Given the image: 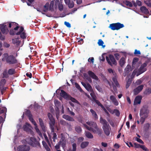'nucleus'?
Here are the masks:
<instances>
[{
  "instance_id": "8fccbe9b",
  "label": "nucleus",
  "mask_w": 151,
  "mask_h": 151,
  "mask_svg": "<svg viewBox=\"0 0 151 151\" xmlns=\"http://www.w3.org/2000/svg\"><path fill=\"white\" fill-rule=\"evenodd\" d=\"M72 150L73 151H76L77 149V145L76 143H73L72 145Z\"/></svg>"
},
{
  "instance_id": "c9c22d12",
  "label": "nucleus",
  "mask_w": 151,
  "mask_h": 151,
  "mask_svg": "<svg viewBox=\"0 0 151 151\" xmlns=\"http://www.w3.org/2000/svg\"><path fill=\"white\" fill-rule=\"evenodd\" d=\"M67 5H68L69 8H72L74 7V4L73 1H70V3H68Z\"/></svg>"
},
{
  "instance_id": "473e14b6",
  "label": "nucleus",
  "mask_w": 151,
  "mask_h": 151,
  "mask_svg": "<svg viewBox=\"0 0 151 151\" xmlns=\"http://www.w3.org/2000/svg\"><path fill=\"white\" fill-rule=\"evenodd\" d=\"M8 73L10 75L14 74L15 73V70L13 68L10 69L8 70Z\"/></svg>"
},
{
  "instance_id": "a878e982",
  "label": "nucleus",
  "mask_w": 151,
  "mask_h": 151,
  "mask_svg": "<svg viewBox=\"0 0 151 151\" xmlns=\"http://www.w3.org/2000/svg\"><path fill=\"white\" fill-rule=\"evenodd\" d=\"M36 139L34 137H28L26 139L25 141L28 144V142H33Z\"/></svg>"
},
{
  "instance_id": "6ab92c4d",
  "label": "nucleus",
  "mask_w": 151,
  "mask_h": 151,
  "mask_svg": "<svg viewBox=\"0 0 151 151\" xmlns=\"http://www.w3.org/2000/svg\"><path fill=\"white\" fill-rule=\"evenodd\" d=\"M28 144L34 147H36L37 146L40 147V143L36 139L33 142H28Z\"/></svg>"
},
{
  "instance_id": "dca6fc26",
  "label": "nucleus",
  "mask_w": 151,
  "mask_h": 151,
  "mask_svg": "<svg viewBox=\"0 0 151 151\" xmlns=\"http://www.w3.org/2000/svg\"><path fill=\"white\" fill-rule=\"evenodd\" d=\"M88 73L90 77L91 78H92L97 81L98 80L99 78L98 77L91 71H88Z\"/></svg>"
},
{
  "instance_id": "ea45409f",
  "label": "nucleus",
  "mask_w": 151,
  "mask_h": 151,
  "mask_svg": "<svg viewBox=\"0 0 151 151\" xmlns=\"http://www.w3.org/2000/svg\"><path fill=\"white\" fill-rule=\"evenodd\" d=\"M98 44L99 46H102L103 47H105V45H103V44H104V42L101 39H99L98 40Z\"/></svg>"
},
{
  "instance_id": "79ce46f5",
  "label": "nucleus",
  "mask_w": 151,
  "mask_h": 151,
  "mask_svg": "<svg viewBox=\"0 0 151 151\" xmlns=\"http://www.w3.org/2000/svg\"><path fill=\"white\" fill-rule=\"evenodd\" d=\"M113 114L115 113V115L117 116H120V113L119 111L117 109H114V110Z\"/></svg>"
},
{
  "instance_id": "c03bdc74",
  "label": "nucleus",
  "mask_w": 151,
  "mask_h": 151,
  "mask_svg": "<svg viewBox=\"0 0 151 151\" xmlns=\"http://www.w3.org/2000/svg\"><path fill=\"white\" fill-rule=\"evenodd\" d=\"M7 111V109L6 107H2V109L0 110V113L1 114L4 113H6Z\"/></svg>"
},
{
  "instance_id": "f3484780",
  "label": "nucleus",
  "mask_w": 151,
  "mask_h": 151,
  "mask_svg": "<svg viewBox=\"0 0 151 151\" xmlns=\"http://www.w3.org/2000/svg\"><path fill=\"white\" fill-rule=\"evenodd\" d=\"M100 123L103 125L102 127H104L109 125V124L107 122L105 119H103L101 117L100 119Z\"/></svg>"
},
{
  "instance_id": "49530a36",
  "label": "nucleus",
  "mask_w": 151,
  "mask_h": 151,
  "mask_svg": "<svg viewBox=\"0 0 151 151\" xmlns=\"http://www.w3.org/2000/svg\"><path fill=\"white\" fill-rule=\"evenodd\" d=\"M132 81L131 80H130L129 79L127 81L126 86V88H128L129 87L132 83Z\"/></svg>"
},
{
  "instance_id": "e2e57ef3",
  "label": "nucleus",
  "mask_w": 151,
  "mask_h": 151,
  "mask_svg": "<svg viewBox=\"0 0 151 151\" xmlns=\"http://www.w3.org/2000/svg\"><path fill=\"white\" fill-rule=\"evenodd\" d=\"M114 56L117 60H118L119 58L120 54L118 53L114 54Z\"/></svg>"
},
{
  "instance_id": "b1692460",
  "label": "nucleus",
  "mask_w": 151,
  "mask_h": 151,
  "mask_svg": "<svg viewBox=\"0 0 151 151\" xmlns=\"http://www.w3.org/2000/svg\"><path fill=\"white\" fill-rule=\"evenodd\" d=\"M132 2L134 6L135 7H137V5L141 6L142 5V3L141 1L138 0H136V2L134 1H132Z\"/></svg>"
},
{
  "instance_id": "9d476101",
  "label": "nucleus",
  "mask_w": 151,
  "mask_h": 151,
  "mask_svg": "<svg viewBox=\"0 0 151 151\" xmlns=\"http://www.w3.org/2000/svg\"><path fill=\"white\" fill-rule=\"evenodd\" d=\"M0 29L2 34H4L6 35L9 32L6 25H1L0 27Z\"/></svg>"
},
{
  "instance_id": "2f4dec72",
  "label": "nucleus",
  "mask_w": 151,
  "mask_h": 151,
  "mask_svg": "<svg viewBox=\"0 0 151 151\" xmlns=\"http://www.w3.org/2000/svg\"><path fill=\"white\" fill-rule=\"evenodd\" d=\"M112 79L113 81L115 84L116 86H119V84L117 81V78H116V76H115L114 77H113L112 78Z\"/></svg>"
},
{
  "instance_id": "0eeeda50",
  "label": "nucleus",
  "mask_w": 151,
  "mask_h": 151,
  "mask_svg": "<svg viewBox=\"0 0 151 151\" xmlns=\"http://www.w3.org/2000/svg\"><path fill=\"white\" fill-rule=\"evenodd\" d=\"M20 35L21 38L22 39H26L27 37L26 33L24 31V28L22 27H20V29L19 32H17L16 35Z\"/></svg>"
},
{
  "instance_id": "f03ea898",
  "label": "nucleus",
  "mask_w": 151,
  "mask_h": 151,
  "mask_svg": "<svg viewBox=\"0 0 151 151\" xmlns=\"http://www.w3.org/2000/svg\"><path fill=\"white\" fill-rule=\"evenodd\" d=\"M2 61L6 62L9 65H14L18 63V61L16 57L13 55H9L7 53H4L3 55Z\"/></svg>"
},
{
  "instance_id": "864d4df0",
  "label": "nucleus",
  "mask_w": 151,
  "mask_h": 151,
  "mask_svg": "<svg viewBox=\"0 0 151 151\" xmlns=\"http://www.w3.org/2000/svg\"><path fill=\"white\" fill-rule=\"evenodd\" d=\"M49 4L48 3H47L44 6V7L45 8V10H44V12H46L47 11L48 9Z\"/></svg>"
},
{
  "instance_id": "69168bd1",
  "label": "nucleus",
  "mask_w": 151,
  "mask_h": 151,
  "mask_svg": "<svg viewBox=\"0 0 151 151\" xmlns=\"http://www.w3.org/2000/svg\"><path fill=\"white\" fill-rule=\"evenodd\" d=\"M108 71L110 73H112L114 75L116 74V73L114 72V70L111 68L108 69Z\"/></svg>"
},
{
  "instance_id": "3c124183",
  "label": "nucleus",
  "mask_w": 151,
  "mask_h": 151,
  "mask_svg": "<svg viewBox=\"0 0 151 151\" xmlns=\"http://www.w3.org/2000/svg\"><path fill=\"white\" fill-rule=\"evenodd\" d=\"M35 129L36 130V132L40 136H42V134L41 132H40V130L38 128L37 126L35 127Z\"/></svg>"
},
{
  "instance_id": "7c9ffc66",
  "label": "nucleus",
  "mask_w": 151,
  "mask_h": 151,
  "mask_svg": "<svg viewBox=\"0 0 151 151\" xmlns=\"http://www.w3.org/2000/svg\"><path fill=\"white\" fill-rule=\"evenodd\" d=\"M85 135L86 137L88 138L91 139L93 137L92 134L89 132H86Z\"/></svg>"
},
{
  "instance_id": "603ef678",
  "label": "nucleus",
  "mask_w": 151,
  "mask_h": 151,
  "mask_svg": "<svg viewBox=\"0 0 151 151\" xmlns=\"http://www.w3.org/2000/svg\"><path fill=\"white\" fill-rule=\"evenodd\" d=\"M44 137L45 139L47 141L48 144L50 147H51V144H50V142L49 140L48 137L46 135V134H44Z\"/></svg>"
},
{
  "instance_id": "39448f33",
  "label": "nucleus",
  "mask_w": 151,
  "mask_h": 151,
  "mask_svg": "<svg viewBox=\"0 0 151 151\" xmlns=\"http://www.w3.org/2000/svg\"><path fill=\"white\" fill-rule=\"evenodd\" d=\"M124 25L123 24L119 22L112 23L110 24L109 27L112 30H118L123 27Z\"/></svg>"
},
{
  "instance_id": "09e8293b",
  "label": "nucleus",
  "mask_w": 151,
  "mask_h": 151,
  "mask_svg": "<svg viewBox=\"0 0 151 151\" xmlns=\"http://www.w3.org/2000/svg\"><path fill=\"white\" fill-rule=\"evenodd\" d=\"M54 1H51L50 2V4L49 6V10H51L53 9L54 6Z\"/></svg>"
},
{
  "instance_id": "a211bd4d",
  "label": "nucleus",
  "mask_w": 151,
  "mask_h": 151,
  "mask_svg": "<svg viewBox=\"0 0 151 151\" xmlns=\"http://www.w3.org/2000/svg\"><path fill=\"white\" fill-rule=\"evenodd\" d=\"M39 121L40 126L42 130L44 132H45L46 129L45 126L44 124V123L42 120L41 118H39Z\"/></svg>"
},
{
  "instance_id": "72a5a7b5",
  "label": "nucleus",
  "mask_w": 151,
  "mask_h": 151,
  "mask_svg": "<svg viewBox=\"0 0 151 151\" xmlns=\"http://www.w3.org/2000/svg\"><path fill=\"white\" fill-rule=\"evenodd\" d=\"M75 131L78 133H81L82 131V129L81 127L78 126L75 127Z\"/></svg>"
},
{
  "instance_id": "338daca9",
  "label": "nucleus",
  "mask_w": 151,
  "mask_h": 151,
  "mask_svg": "<svg viewBox=\"0 0 151 151\" xmlns=\"http://www.w3.org/2000/svg\"><path fill=\"white\" fill-rule=\"evenodd\" d=\"M64 24L68 27L70 28L71 27L70 24L68 22H64Z\"/></svg>"
},
{
  "instance_id": "a18cd8bd",
  "label": "nucleus",
  "mask_w": 151,
  "mask_h": 151,
  "mask_svg": "<svg viewBox=\"0 0 151 151\" xmlns=\"http://www.w3.org/2000/svg\"><path fill=\"white\" fill-rule=\"evenodd\" d=\"M25 114L28 117H29V116L32 115L30 111L29 110H26L25 112Z\"/></svg>"
},
{
  "instance_id": "a19ab883",
  "label": "nucleus",
  "mask_w": 151,
  "mask_h": 151,
  "mask_svg": "<svg viewBox=\"0 0 151 151\" xmlns=\"http://www.w3.org/2000/svg\"><path fill=\"white\" fill-rule=\"evenodd\" d=\"M146 95H149L151 93V88H148L146 89L144 93Z\"/></svg>"
},
{
  "instance_id": "4c0bfd02",
  "label": "nucleus",
  "mask_w": 151,
  "mask_h": 151,
  "mask_svg": "<svg viewBox=\"0 0 151 151\" xmlns=\"http://www.w3.org/2000/svg\"><path fill=\"white\" fill-rule=\"evenodd\" d=\"M3 74V78H8L9 77V76L8 73L7 72L6 70L4 71L2 73Z\"/></svg>"
},
{
  "instance_id": "1a4fd4ad",
  "label": "nucleus",
  "mask_w": 151,
  "mask_h": 151,
  "mask_svg": "<svg viewBox=\"0 0 151 151\" xmlns=\"http://www.w3.org/2000/svg\"><path fill=\"white\" fill-rule=\"evenodd\" d=\"M147 65L146 63H144L142 65L138 70V72L137 74V76H139L140 74L142 73L146 70V68H145Z\"/></svg>"
},
{
  "instance_id": "aec40b11",
  "label": "nucleus",
  "mask_w": 151,
  "mask_h": 151,
  "mask_svg": "<svg viewBox=\"0 0 151 151\" xmlns=\"http://www.w3.org/2000/svg\"><path fill=\"white\" fill-rule=\"evenodd\" d=\"M20 39L19 37H17V38H15L13 39L12 40V42L13 44H16V45H19L21 41L19 40Z\"/></svg>"
},
{
  "instance_id": "bf43d9fd",
  "label": "nucleus",
  "mask_w": 151,
  "mask_h": 151,
  "mask_svg": "<svg viewBox=\"0 0 151 151\" xmlns=\"http://www.w3.org/2000/svg\"><path fill=\"white\" fill-rule=\"evenodd\" d=\"M58 6L59 9L60 11H61L63 10V6L62 4H59Z\"/></svg>"
},
{
  "instance_id": "6e6552de",
  "label": "nucleus",
  "mask_w": 151,
  "mask_h": 151,
  "mask_svg": "<svg viewBox=\"0 0 151 151\" xmlns=\"http://www.w3.org/2000/svg\"><path fill=\"white\" fill-rule=\"evenodd\" d=\"M30 148L29 146L26 145H22L19 146L17 148V151H29Z\"/></svg>"
},
{
  "instance_id": "7ed1b4c3",
  "label": "nucleus",
  "mask_w": 151,
  "mask_h": 151,
  "mask_svg": "<svg viewBox=\"0 0 151 151\" xmlns=\"http://www.w3.org/2000/svg\"><path fill=\"white\" fill-rule=\"evenodd\" d=\"M149 113L150 111L148 106L146 105L143 106L139 112L140 117V122L142 124L144 123L145 119L148 116Z\"/></svg>"
},
{
  "instance_id": "0e129e2a",
  "label": "nucleus",
  "mask_w": 151,
  "mask_h": 151,
  "mask_svg": "<svg viewBox=\"0 0 151 151\" xmlns=\"http://www.w3.org/2000/svg\"><path fill=\"white\" fill-rule=\"evenodd\" d=\"M144 86L142 85H140L137 87V88L140 91H141L143 88Z\"/></svg>"
},
{
  "instance_id": "9b49d317",
  "label": "nucleus",
  "mask_w": 151,
  "mask_h": 151,
  "mask_svg": "<svg viewBox=\"0 0 151 151\" xmlns=\"http://www.w3.org/2000/svg\"><path fill=\"white\" fill-rule=\"evenodd\" d=\"M59 144H60L64 148L66 146V140L65 139V138L63 136H62L60 139V141L58 142Z\"/></svg>"
},
{
  "instance_id": "f257e3e1",
  "label": "nucleus",
  "mask_w": 151,
  "mask_h": 151,
  "mask_svg": "<svg viewBox=\"0 0 151 151\" xmlns=\"http://www.w3.org/2000/svg\"><path fill=\"white\" fill-rule=\"evenodd\" d=\"M86 124L89 126L93 127L95 129L92 127H89L86 124H84V126L88 130L94 133H98V134H101V129L98 127L96 123L93 121L87 122Z\"/></svg>"
},
{
  "instance_id": "bb28decb",
  "label": "nucleus",
  "mask_w": 151,
  "mask_h": 151,
  "mask_svg": "<svg viewBox=\"0 0 151 151\" xmlns=\"http://www.w3.org/2000/svg\"><path fill=\"white\" fill-rule=\"evenodd\" d=\"M90 111L91 113L95 119H98V116L96 112L93 109H90Z\"/></svg>"
},
{
  "instance_id": "de8ad7c7",
  "label": "nucleus",
  "mask_w": 151,
  "mask_h": 151,
  "mask_svg": "<svg viewBox=\"0 0 151 151\" xmlns=\"http://www.w3.org/2000/svg\"><path fill=\"white\" fill-rule=\"evenodd\" d=\"M75 87L81 92L83 91L80 85L77 83H75Z\"/></svg>"
},
{
  "instance_id": "5fc2aeb1",
  "label": "nucleus",
  "mask_w": 151,
  "mask_h": 151,
  "mask_svg": "<svg viewBox=\"0 0 151 151\" xmlns=\"http://www.w3.org/2000/svg\"><path fill=\"white\" fill-rule=\"evenodd\" d=\"M140 91L138 90L137 88H135L133 90L134 94L135 95H137L139 93Z\"/></svg>"
},
{
  "instance_id": "412c9836",
  "label": "nucleus",
  "mask_w": 151,
  "mask_h": 151,
  "mask_svg": "<svg viewBox=\"0 0 151 151\" xmlns=\"http://www.w3.org/2000/svg\"><path fill=\"white\" fill-rule=\"evenodd\" d=\"M139 60V59L137 58H134L133 59L132 63V67L133 68H135L136 65Z\"/></svg>"
},
{
  "instance_id": "13d9d810",
  "label": "nucleus",
  "mask_w": 151,
  "mask_h": 151,
  "mask_svg": "<svg viewBox=\"0 0 151 151\" xmlns=\"http://www.w3.org/2000/svg\"><path fill=\"white\" fill-rule=\"evenodd\" d=\"M134 54L136 55H138L141 54V52L139 50H138L137 49H135L134 52Z\"/></svg>"
},
{
  "instance_id": "c85d7f7f",
  "label": "nucleus",
  "mask_w": 151,
  "mask_h": 151,
  "mask_svg": "<svg viewBox=\"0 0 151 151\" xmlns=\"http://www.w3.org/2000/svg\"><path fill=\"white\" fill-rule=\"evenodd\" d=\"M89 144V142L88 141L82 142L81 145V148L83 149L87 147Z\"/></svg>"
},
{
  "instance_id": "5701e85b",
  "label": "nucleus",
  "mask_w": 151,
  "mask_h": 151,
  "mask_svg": "<svg viewBox=\"0 0 151 151\" xmlns=\"http://www.w3.org/2000/svg\"><path fill=\"white\" fill-rule=\"evenodd\" d=\"M63 117L64 119L69 121L72 122L75 121V120L73 118L68 115L64 114L63 116Z\"/></svg>"
},
{
  "instance_id": "423d86ee",
  "label": "nucleus",
  "mask_w": 151,
  "mask_h": 151,
  "mask_svg": "<svg viewBox=\"0 0 151 151\" xmlns=\"http://www.w3.org/2000/svg\"><path fill=\"white\" fill-rule=\"evenodd\" d=\"M106 58L108 64L111 66H112V64L117 65V62L113 55H109V57L106 56Z\"/></svg>"
},
{
  "instance_id": "2eb2a0df",
  "label": "nucleus",
  "mask_w": 151,
  "mask_h": 151,
  "mask_svg": "<svg viewBox=\"0 0 151 151\" xmlns=\"http://www.w3.org/2000/svg\"><path fill=\"white\" fill-rule=\"evenodd\" d=\"M60 95L61 96L67 100L68 99L70 96V95L68 94L63 90H61V92L60 93Z\"/></svg>"
},
{
  "instance_id": "4be33fe9",
  "label": "nucleus",
  "mask_w": 151,
  "mask_h": 151,
  "mask_svg": "<svg viewBox=\"0 0 151 151\" xmlns=\"http://www.w3.org/2000/svg\"><path fill=\"white\" fill-rule=\"evenodd\" d=\"M140 10L142 13L145 14H148L149 13L148 9L145 6H141L140 8Z\"/></svg>"
},
{
  "instance_id": "774afa93",
  "label": "nucleus",
  "mask_w": 151,
  "mask_h": 151,
  "mask_svg": "<svg viewBox=\"0 0 151 151\" xmlns=\"http://www.w3.org/2000/svg\"><path fill=\"white\" fill-rule=\"evenodd\" d=\"M23 128L24 131H27L28 130L29 128L26 125H25L23 126Z\"/></svg>"
},
{
  "instance_id": "4468645a",
  "label": "nucleus",
  "mask_w": 151,
  "mask_h": 151,
  "mask_svg": "<svg viewBox=\"0 0 151 151\" xmlns=\"http://www.w3.org/2000/svg\"><path fill=\"white\" fill-rule=\"evenodd\" d=\"M142 98V96H137L135 97L134 102V105H136L140 104Z\"/></svg>"
},
{
  "instance_id": "f704fd0d",
  "label": "nucleus",
  "mask_w": 151,
  "mask_h": 151,
  "mask_svg": "<svg viewBox=\"0 0 151 151\" xmlns=\"http://www.w3.org/2000/svg\"><path fill=\"white\" fill-rule=\"evenodd\" d=\"M150 127V124L148 123L145 124L144 126V129L145 131L148 130Z\"/></svg>"
},
{
  "instance_id": "4d7b16f0",
  "label": "nucleus",
  "mask_w": 151,
  "mask_h": 151,
  "mask_svg": "<svg viewBox=\"0 0 151 151\" xmlns=\"http://www.w3.org/2000/svg\"><path fill=\"white\" fill-rule=\"evenodd\" d=\"M90 95L92 99H93V101H95L96 100H97L96 99V96L95 95L94 92H93L92 93H90Z\"/></svg>"
},
{
  "instance_id": "20e7f679",
  "label": "nucleus",
  "mask_w": 151,
  "mask_h": 151,
  "mask_svg": "<svg viewBox=\"0 0 151 151\" xmlns=\"http://www.w3.org/2000/svg\"><path fill=\"white\" fill-rule=\"evenodd\" d=\"M47 116L50 120L49 123L50 128L52 132H54V126L55 124V119L53 117L52 114L50 113H48Z\"/></svg>"
},
{
  "instance_id": "e433bc0d",
  "label": "nucleus",
  "mask_w": 151,
  "mask_h": 151,
  "mask_svg": "<svg viewBox=\"0 0 151 151\" xmlns=\"http://www.w3.org/2000/svg\"><path fill=\"white\" fill-rule=\"evenodd\" d=\"M124 3L127 6H129L130 7H132L133 6V3L132 2H131L129 1H126Z\"/></svg>"
},
{
  "instance_id": "c756f323",
  "label": "nucleus",
  "mask_w": 151,
  "mask_h": 151,
  "mask_svg": "<svg viewBox=\"0 0 151 151\" xmlns=\"http://www.w3.org/2000/svg\"><path fill=\"white\" fill-rule=\"evenodd\" d=\"M68 100H70L72 102L76 103L80 105V103L77 100L74 98L72 97L70 95L69 96Z\"/></svg>"
},
{
  "instance_id": "58836bf2",
  "label": "nucleus",
  "mask_w": 151,
  "mask_h": 151,
  "mask_svg": "<svg viewBox=\"0 0 151 151\" xmlns=\"http://www.w3.org/2000/svg\"><path fill=\"white\" fill-rule=\"evenodd\" d=\"M52 132L51 131V133L52 132V135L53 136V137L52 139H53V141L54 142H55V139H57V135L56 133L55 132Z\"/></svg>"
},
{
  "instance_id": "f8f14e48",
  "label": "nucleus",
  "mask_w": 151,
  "mask_h": 151,
  "mask_svg": "<svg viewBox=\"0 0 151 151\" xmlns=\"http://www.w3.org/2000/svg\"><path fill=\"white\" fill-rule=\"evenodd\" d=\"M132 70L131 65L129 64L127 65L124 69V76L128 75L129 73Z\"/></svg>"
},
{
  "instance_id": "393cba45",
  "label": "nucleus",
  "mask_w": 151,
  "mask_h": 151,
  "mask_svg": "<svg viewBox=\"0 0 151 151\" xmlns=\"http://www.w3.org/2000/svg\"><path fill=\"white\" fill-rule=\"evenodd\" d=\"M126 63L125 59L124 57L122 58L119 61V65L120 66L122 67Z\"/></svg>"
},
{
  "instance_id": "cd10ccee",
  "label": "nucleus",
  "mask_w": 151,
  "mask_h": 151,
  "mask_svg": "<svg viewBox=\"0 0 151 151\" xmlns=\"http://www.w3.org/2000/svg\"><path fill=\"white\" fill-rule=\"evenodd\" d=\"M90 93H92L93 92V90L92 89V87L89 83H87V85L85 88Z\"/></svg>"
},
{
  "instance_id": "680f3d73",
  "label": "nucleus",
  "mask_w": 151,
  "mask_h": 151,
  "mask_svg": "<svg viewBox=\"0 0 151 151\" xmlns=\"http://www.w3.org/2000/svg\"><path fill=\"white\" fill-rule=\"evenodd\" d=\"M6 80L5 79H2L0 81V83L1 85H4L6 83Z\"/></svg>"
},
{
  "instance_id": "37998d69",
  "label": "nucleus",
  "mask_w": 151,
  "mask_h": 151,
  "mask_svg": "<svg viewBox=\"0 0 151 151\" xmlns=\"http://www.w3.org/2000/svg\"><path fill=\"white\" fill-rule=\"evenodd\" d=\"M17 32L13 29H11L9 32V33L11 35H16Z\"/></svg>"
},
{
  "instance_id": "6e6d98bb",
  "label": "nucleus",
  "mask_w": 151,
  "mask_h": 151,
  "mask_svg": "<svg viewBox=\"0 0 151 151\" xmlns=\"http://www.w3.org/2000/svg\"><path fill=\"white\" fill-rule=\"evenodd\" d=\"M138 72H137V70L136 69H135L132 72L131 75V77L132 78L134 77V76L136 75Z\"/></svg>"
},
{
  "instance_id": "052dcab7",
  "label": "nucleus",
  "mask_w": 151,
  "mask_h": 151,
  "mask_svg": "<svg viewBox=\"0 0 151 151\" xmlns=\"http://www.w3.org/2000/svg\"><path fill=\"white\" fill-rule=\"evenodd\" d=\"M140 148L144 150L145 151H149L148 149L144 145H141Z\"/></svg>"
},
{
  "instance_id": "ddd939ff",
  "label": "nucleus",
  "mask_w": 151,
  "mask_h": 151,
  "mask_svg": "<svg viewBox=\"0 0 151 151\" xmlns=\"http://www.w3.org/2000/svg\"><path fill=\"white\" fill-rule=\"evenodd\" d=\"M102 128L105 134L108 136L110 134L111 128L109 125L106 126L102 127Z\"/></svg>"
}]
</instances>
